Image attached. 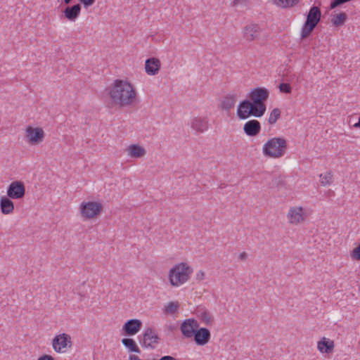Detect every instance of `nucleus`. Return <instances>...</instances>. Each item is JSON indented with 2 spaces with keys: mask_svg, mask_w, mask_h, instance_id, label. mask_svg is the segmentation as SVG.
<instances>
[{
  "mask_svg": "<svg viewBox=\"0 0 360 360\" xmlns=\"http://www.w3.org/2000/svg\"><path fill=\"white\" fill-rule=\"evenodd\" d=\"M200 317L201 321L206 325L210 324L212 321V316L207 311L202 312Z\"/></svg>",
  "mask_w": 360,
  "mask_h": 360,
  "instance_id": "32",
  "label": "nucleus"
},
{
  "mask_svg": "<svg viewBox=\"0 0 360 360\" xmlns=\"http://www.w3.org/2000/svg\"><path fill=\"white\" fill-rule=\"evenodd\" d=\"M316 25L309 23L307 22H304V25H302V27L301 29V39H304L307 38L311 33L313 32L314 28L316 27Z\"/></svg>",
  "mask_w": 360,
  "mask_h": 360,
  "instance_id": "28",
  "label": "nucleus"
},
{
  "mask_svg": "<svg viewBox=\"0 0 360 360\" xmlns=\"http://www.w3.org/2000/svg\"><path fill=\"white\" fill-rule=\"evenodd\" d=\"M25 195V186L22 181H13L7 188V196L11 199L19 200Z\"/></svg>",
  "mask_w": 360,
  "mask_h": 360,
  "instance_id": "8",
  "label": "nucleus"
},
{
  "mask_svg": "<svg viewBox=\"0 0 360 360\" xmlns=\"http://www.w3.org/2000/svg\"><path fill=\"white\" fill-rule=\"evenodd\" d=\"M109 94L113 103L120 107L133 104L136 95L133 86L122 79L114 81Z\"/></svg>",
  "mask_w": 360,
  "mask_h": 360,
  "instance_id": "1",
  "label": "nucleus"
},
{
  "mask_svg": "<svg viewBox=\"0 0 360 360\" xmlns=\"http://www.w3.org/2000/svg\"><path fill=\"white\" fill-rule=\"evenodd\" d=\"M27 137L32 144H37L43 141L44 132L41 128L27 127L26 129Z\"/></svg>",
  "mask_w": 360,
  "mask_h": 360,
  "instance_id": "12",
  "label": "nucleus"
},
{
  "mask_svg": "<svg viewBox=\"0 0 360 360\" xmlns=\"http://www.w3.org/2000/svg\"><path fill=\"white\" fill-rule=\"evenodd\" d=\"M193 338L196 345L203 346L210 341L211 333L207 328H198Z\"/></svg>",
  "mask_w": 360,
  "mask_h": 360,
  "instance_id": "13",
  "label": "nucleus"
},
{
  "mask_svg": "<svg viewBox=\"0 0 360 360\" xmlns=\"http://www.w3.org/2000/svg\"><path fill=\"white\" fill-rule=\"evenodd\" d=\"M71 1H72V0H64V3L65 4H69Z\"/></svg>",
  "mask_w": 360,
  "mask_h": 360,
  "instance_id": "43",
  "label": "nucleus"
},
{
  "mask_svg": "<svg viewBox=\"0 0 360 360\" xmlns=\"http://www.w3.org/2000/svg\"><path fill=\"white\" fill-rule=\"evenodd\" d=\"M351 257L357 261H360V244L351 252Z\"/></svg>",
  "mask_w": 360,
  "mask_h": 360,
  "instance_id": "35",
  "label": "nucleus"
},
{
  "mask_svg": "<svg viewBox=\"0 0 360 360\" xmlns=\"http://www.w3.org/2000/svg\"><path fill=\"white\" fill-rule=\"evenodd\" d=\"M169 330L172 331V330L174 329V326H170L169 327Z\"/></svg>",
  "mask_w": 360,
  "mask_h": 360,
  "instance_id": "44",
  "label": "nucleus"
},
{
  "mask_svg": "<svg viewBox=\"0 0 360 360\" xmlns=\"http://www.w3.org/2000/svg\"><path fill=\"white\" fill-rule=\"evenodd\" d=\"M235 103L236 96L229 94L224 97L221 102V107L226 110H229L234 107Z\"/></svg>",
  "mask_w": 360,
  "mask_h": 360,
  "instance_id": "26",
  "label": "nucleus"
},
{
  "mask_svg": "<svg viewBox=\"0 0 360 360\" xmlns=\"http://www.w3.org/2000/svg\"><path fill=\"white\" fill-rule=\"evenodd\" d=\"M274 4L282 8H290L297 6L300 0H274Z\"/></svg>",
  "mask_w": 360,
  "mask_h": 360,
  "instance_id": "25",
  "label": "nucleus"
},
{
  "mask_svg": "<svg viewBox=\"0 0 360 360\" xmlns=\"http://www.w3.org/2000/svg\"><path fill=\"white\" fill-rule=\"evenodd\" d=\"M191 127L198 133H202L207 130L209 127V120L207 117H196L191 120Z\"/></svg>",
  "mask_w": 360,
  "mask_h": 360,
  "instance_id": "15",
  "label": "nucleus"
},
{
  "mask_svg": "<svg viewBox=\"0 0 360 360\" xmlns=\"http://www.w3.org/2000/svg\"><path fill=\"white\" fill-rule=\"evenodd\" d=\"M0 208L4 214H9L14 210V204L11 198L8 196H2L0 199Z\"/></svg>",
  "mask_w": 360,
  "mask_h": 360,
  "instance_id": "19",
  "label": "nucleus"
},
{
  "mask_svg": "<svg viewBox=\"0 0 360 360\" xmlns=\"http://www.w3.org/2000/svg\"><path fill=\"white\" fill-rule=\"evenodd\" d=\"M192 269L186 263H181L172 268L169 273V280L172 285L178 287L188 281Z\"/></svg>",
  "mask_w": 360,
  "mask_h": 360,
  "instance_id": "3",
  "label": "nucleus"
},
{
  "mask_svg": "<svg viewBox=\"0 0 360 360\" xmlns=\"http://www.w3.org/2000/svg\"><path fill=\"white\" fill-rule=\"evenodd\" d=\"M81 9V4H76L73 6L66 7L63 11V13L68 20L75 21L79 15Z\"/></svg>",
  "mask_w": 360,
  "mask_h": 360,
  "instance_id": "17",
  "label": "nucleus"
},
{
  "mask_svg": "<svg viewBox=\"0 0 360 360\" xmlns=\"http://www.w3.org/2000/svg\"><path fill=\"white\" fill-rule=\"evenodd\" d=\"M354 127L360 128V117H359V121L354 124Z\"/></svg>",
  "mask_w": 360,
  "mask_h": 360,
  "instance_id": "42",
  "label": "nucleus"
},
{
  "mask_svg": "<svg viewBox=\"0 0 360 360\" xmlns=\"http://www.w3.org/2000/svg\"><path fill=\"white\" fill-rule=\"evenodd\" d=\"M287 149V141L281 137L270 139L263 146L262 151L265 156L270 158L282 157Z\"/></svg>",
  "mask_w": 360,
  "mask_h": 360,
  "instance_id": "2",
  "label": "nucleus"
},
{
  "mask_svg": "<svg viewBox=\"0 0 360 360\" xmlns=\"http://www.w3.org/2000/svg\"><path fill=\"white\" fill-rule=\"evenodd\" d=\"M129 155L131 158H139L143 157L146 154V150L136 144L131 145L128 148Z\"/></svg>",
  "mask_w": 360,
  "mask_h": 360,
  "instance_id": "23",
  "label": "nucleus"
},
{
  "mask_svg": "<svg viewBox=\"0 0 360 360\" xmlns=\"http://www.w3.org/2000/svg\"><path fill=\"white\" fill-rule=\"evenodd\" d=\"M269 95L268 89L264 87H257L252 90L250 94V101L256 108H260L261 113L264 115L266 112V105L264 102L267 100Z\"/></svg>",
  "mask_w": 360,
  "mask_h": 360,
  "instance_id": "5",
  "label": "nucleus"
},
{
  "mask_svg": "<svg viewBox=\"0 0 360 360\" xmlns=\"http://www.w3.org/2000/svg\"><path fill=\"white\" fill-rule=\"evenodd\" d=\"M179 308V304L176 302H170L169 304L165 307V312L169 314H174Z\"/></svg>",
  "mask_w": 360,
  "mask_h": 360,
  "instance_id": "31",
  "label": "nucleus"
},
{
  "mask_svg": "<svg viewBox=\"0 0 360 360\" xmlns=\"http://www.w3.org/2000/svg\"><path fill=\"white\" fill-rule=\"evenodd\" d=\"M290 223L298 224L304 220L302 207H292L288 214Z\"/></svg>",
  "mask_w": 360,
  "mask_h": 360,
  "instance_id": "20",
  "label": "nucleus"
},
{
  "mask_svg": "<svg viewBox=\"0 0 360 360\" xmlns=\"http://www.w3.org/2000/svg\"><path fill=\"white\" fill-rule=\"evenodd\" d=\"M278 88L282 93L290 94L292 91V88L288 83H281Z\"/></svg>",
  "mask_w": 360,
  "mask_h": 360,
  "instance_id": "34",
  "label": "nucleus"
},
{
  "mask_svg": "<svg viewBox=\"0 0 360 360\" xmlns=\"http://www.w3.org/2000/svg\"><path fill=\"white\" fill-rule=\"evenodd\" d=\"M80 212L83 217L91 219L98 215L103 206L101 202L95 201L83 202L80 205Z\"/></svg>",
  "mask_w": 360,
  "mask_h": 360,
  "instance_id": "6",
  "label": "nucleus"
},
{
  "mask_svg": "<svg viewBox=\"0 0 360 360\" xmlns=\"http://www.w3.org/2000/svg\"><path fill=\"white\" fill-rule=\"evenodd\" d=\"M318 349L322 353L328 354L331 352L334 348V342L333 341L326 339V338H323L318 342Z\"/></svg>",
  "mask_w": 360,
  "mask_h": 360,
  "instance_id": "21",
  "label": "nucleus"
},
{
  "mask_svg": "<svg viewBox=\"0 0 360 360\" xmlns=\"http://www.w3.org/2000/svg\"><path fill=\"white\" fill-rule=\"evenodd\" d=\"M160 340V338L155 330L149 327L145 330L143 334V339L140 341V343L144 347L154 349L155 347V345L158 344Z\"/></svg>",
  "mask_w": 360,
  "mask_h": 360,
  "instance_id": "7",
  "label": "nucleus"
},
{
  "mask_svg": "<svg viewBox=\"0 0 360 360\" xmlns=\"http://www.w3.org/2000/svg\"><path fill=\"white\" fill-rule=\"evenodd\" d=\"M159 360H177V359L172 356L167 355V356H162Z\"/></svg>",
  "mask_w": 360,
  "mask_h": 360,
  "instance_id": "40",
  "label": "nucleus"
},
{
  "mask_svg": "<svg viewBox=\"0 0 360 360\" xmlns=\"http://www.w3.org/2000/svg\"><path fill=\"white\" fill-rule=\"evenodd\" d=\"M243 131L248 136H255L261 131V124L257 120H250L243 125Z\"/></svg>",
  "mask_w": 360,
  "mask_h": 360,
  "instance_id": "14",
  "label": "nucleus"
},
{
  "mask_svg": "<svg viewBox=\"0 0 360 360\" xmlns=\"http://www.w3.org/2000/svg\"><path fill=\"white\" fill-rule=\"evenodd\" d=\"M347 19V15L344 13L341 12L338 14L334 15L331 18V22L333 26L335 27H340L344 25L345 21Z\"/></svg>",
  "mask_w": 360,
  "mask_h": 360,
  "instance_id": "27",
  "label": "nucleus"
},
{
  "mask_svg": "<svg viewBox=\"0 0 360 360\" xmlns=\"http://www.w3.org/2000/svg\"><path fill=\"white\" fill-rule=\"evenodd\" d=\"M285 185V181L283 177L278 176L272 179L270 186L271 187L281 188Z\"/></svg>",
  "mask_w": 360,
  "mask_h": 360,
  "instance_id": "33",
  "label": "nucleus"
},
{
  "mask_svg": "<svg viewBox=\"0 0 360 360\" xmlns=\"http://www.w3.org/2000/svg\"><path fill=\"white\" fill-rule=\"evenodd\" d=\"M321 9L318 6H313L309 11L305 22L317 25L321 20Z\"/></svg>",
  "mask_w": 360,
  "mask_h": 360,
  "instance_id": "18",
  "label": "nucleus"
},
{
  "mask_svg": "<svg viewBox=\"0 0 360 360\" xmlns=\"http://www.w3.org/2000/svg\"><path fill=\"white\" fill-rule=\"evenodd\" d=\"M198 328H199L198 321L194 319H187L181 323L180 330L184 338H190L194 335Z\"/></svg>",
  "mask_w": 360,
  "mask_h": 360,
  "instance_id": "10",
  "label": "nucleus"
},
{
  "mask_svg": "<svg viewBox=\"0 0 360 360\" xmlns=\"http://www.w3.org/2000/svg\"><path fill=\"white\" fill-rule=\"evenodd\" d=\"M249 0H233V6H236L238 5H244L248 6V5Z\"/></svg>",
  "mask_w": 360,
  "mask_h": 360,
  "instance_id": "37",
  "label": "nucleus"
},
{
  "mask_svg": "<svg viewBox=\"0 0 360 360\" xmlns=\"http://www.w3.org/2000/svg\"><path fill=\"white\" fill-rule=\"evenodd\" d=\"M122 345L128 349L130 352L141 353V350L138 347L135 340L132 338H123L121 340Z\"/></svg>",
  "mask_w": 360,
  "mask_h": 360,
  "instance_id": "24",
  "label": "nucleus"
},
{
  "mask_svg": "<svg viewBox=\"0 0 360 360\" xmlns=\"http://www.w3.org/2000/svg\"><path fill=\"white\" fill-rule=\"evenodd\" d=\"M160 61L159 59L152 57L146 60L145 70L148 75H155L160 69Z\"/></svg>",
  "mask_w": 360,
  "mask_h": 360,
  "instance_id": "16",
  "label": "nucleus"
},
{
  "mask_svg": "<svg viewBox=\"0 0 360 360\" xmlns=\"http://www.w3.org/2000/svg\"><path fill=\"white\" fill-rule=\"evenodd\" d=\"M281 117V110L278 108H274L268 119V122L271 124H275Z\"/></svg>",
  "mask_w": 360,
  "mask_h": 360,
  "instance_id": "30",
  "label": "nucleus"
},
{
  "mask_svg": "<svg viewBox=\"0 0 360 360\" xmlns=\"http://www.w3.org/2000/svg\"><path fill=\"white\" fill-rule=\"evenodd\" d=\"M80 4H82L85 8H87L92 5H94L96 2V0H78Z\"/></svg>",
  "mask_w": 360,
  "mask_h": 360,
  "instance_id": "36",
  "label": "nucleus"
},
{
  "mask_svg": "<svg viewBox=\"0 0 360 360\" xmlns=\"http://www.w3.org/2000/svg\"><path fill=\"white\" fill-rule=\"evenodd\" d=\"M143 323L137 319L127 321L122 326V330L127 336H132L138 333L141 329Z\"/></svg>",
  "mask_w": 360,
  "mask_h": 360,
  "instance_id": "11",
  "label": "nucleus"
},
{
  "mask_svg": "<svg viewBox=\"0 0 360 360\" xmlns=\"http://www.w3.org/2000/svg\"><path fill=\"white\" fill-rule=\"evenodd\" d=\"M321 184L325 186L330 185L333 182V175L330 172H327L325 174H320Z\"/></svg>",
  "mask_w": 360,
  "mask_h": 360,
  "instance_id": "29",
  "label": "nucleus"
},
{
  "mask_svg": "<svg viewBox=\"0 0 360 360\" xmlns=\"http://www.w3.org/2000/svg\"><path fill=\"white\" fill-rule=\"evenodd\" d=\"M260 110L259 107L256 108L249 99H245L240 102L236 113L240 120H246L250 116L261 117L263 115Z\"/></svg>",
  "mask_w": 360,
  "mask_h": 360,
  "instance_id": "4",
  "label": "nucleus"
},
{
  "mask_svg": "<svg viewBox=\"0 0 360 360\" xmlns=\"http://www.w3.org/2000/svg\"><path fill=\"white\" fill-rule=\"evenodd\" d=\"M247 257H248L247 253H246V252H242V253H240V255H239V259H240V260H245V259H246Z\"/></svg>",
  "mask_w": 360,
  "mask_h": 360,
  "instance_id": "41",
  "label": "nucleus"
},
{
  "mask_svg": "<svg viewBox=\"0 0 360 360\" xmlns=\"http://www.w3.org/2000/svg\"><path fill=\"white\" fill-rule=\"evenodd\" d=\"M258 29L256 25H247L244 30V37L248 41L255 40L259 35Z\"/></svg>",
  "mask_w": 360,
  "mask_h": 360,
  "instance_id": "22",
  "label": "nucleus"
},
{
  "mask_svg": "<svg viewBox=\"0 0 360 360\" xmlns=\"http://www.w3.org/2000/svg\"><path fill=\"white\" fill-rule=\"evenodd\" d=\"M205 277V273L202 271H200L197 275H196V278L199 281H201Z\"/></svg>",
  "mask_w": 360,
  "mask_h": 360,
  "instance_id": "39",
  "label": "nucleus"
},
{
  "mask_svg": "<svg viewBox=\"0 0 360 360\" xmlns=\"http://www.w3.org/2000/svg\"><path fill=\"white\" fill-rule=\"evenodd\" d=\"M37 360H54V358L49 354H44L38 358Z\"/></svg>",
  "mask_w": 360,
  "mask_h": 360,
  "instance_id": "38",
  "label": "nucleus"
},
{
  "mask_svg": "<svg viewBox=\"0 0 360 360\" xmlns=\"http://www.w3.org/2000/svg\"><path fill=\"white\" fill-rule=\"evenodd\" d=\"M71 338L66 333L56 335L53 340V347L56 352H63L67 347H71Z\"/></svg>",
  "mask_w": 360,
  "mask_h": 360,
  "instance_id": "9",
  "label": "nucleus"
}]
</instances>
